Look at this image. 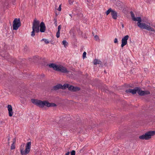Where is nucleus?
<instances>
[{"label": "nucleus", "mask_w": 155, "mask_h": 155, "mask_svg": "<svg viewBox=\"0 0 155 155\" xmlns=\"http://www.w3.org/2000/svg\"><path fill=\"white\" fill-rule=\"evenodd\" d=\"M44 106H46L48 107H53L56 106V105L54 103H49L46 101H39V106L42 107Z\"/></svg>", "instance_id": "obj_6"}, {"label": "nucleus", "mask_w": 155, "mask_h": 155, "mask_svg": "<svg viewBox=\"0 0 155 155\" xmlns=\"http://www.w3.org/2000/svg\"><path fill=\"white\" fill-rule=\"evenodd\" d=\"M122 27L123 28V27H124V25H123V24H122Z\"/></svg>", "instance_id": "obj_38"}, {"label": "nucleus", "mask_w": 155, "mask_h": 155, "mask_svg": "<svg viewBox=\"0 0 155 155\" xmlns=\"http://www.w3.org/2000/svg\"><path fill=\"white\" fill-rule=\"evenodd\" d=\"M86 53L85 52H84L83 53V58H84L86 57Z\"/></svg>", "instance_id": "obj_23"}, {"label": "nucleus", "mask_w": 155, "mask_h": 155, "mask_svg": "<svg viewBox=\"0 0 155 155\" xmlns=\"http://www.w3.org/2000/svg\"><path fill=\"white\" fill-rule=\"evenodd\" d=\"M8 54L7 53H6V54H5V55H3V56L2 55V56L3 57H4V58H7V57L8 56Z\"/></svg>", "instance_id": "obj_28"}, {"label": "nucleus", "mask_w": 155, "mask_h": 155, "mask_svg": "<svg viewBox=\"0 0 155 155\" xmlns=\"http://www.w3.org/2000/svg\"><path fill=\"white\" fill-rule=\"evenodd\" d=\"M112 10H113L111 8H110L107 10L106 12L107 15H108L110 12L111 13Z\"/></svg>", "instance_id": "obj_19"}, {"label": "nucleus", "mask_w": 155, "mask_h": 155, "mask_svg": "<svg viewBox=\"0 0 155 155\" xmlns=\"http://www.w3.org/2000/svg\"><path fill=\"white\" fill-rule=\"evenodd\" d=\"M94 38H95V39H96V40L99 39V38H98V36L96 35H95V36H94Z\"/></svg>", "instance_id": "obj_30"}, {"label": "nucleus", "mask_w": 155, "mask_h": 155, "mask_svg": "<svg viewBox=\"0 0 155 155\" xmlns=\"http://www.w3.org/2000/svg\"><path fill=\"white\" fill-rule=\"evenodd\" d=\"M146 2L147 3H150V1L149 0H147Z\"/></svg>", "instance_id": "obj_35"}, {"label": "nucleus", "mask_w": 155, "mask_h": 155, "mask_svg": "<svg viewBox=\"0 0 155 155\" xmlns=\"http://www.w3.org/2000/svg\"><path fill=\"white\" fill-rule=\"evenodd\" d=\"M32 31L31 32V36H34L35 32L38 33L39 32V21L36 19H35L33 24Z\"/></svg>", "instance_id": "obj_5"}, {"label": "nucleus", "mask_w": 155, "mask_h": 155, "mask_svg": "<svg viewBox=\"0 0 155 155\" xmlns=\"http://www.w3.org/2000/svg\"><path fill=\"white\" fill-rule=\"evenodd\" d=\"M8 110V115L10 117L12 116L13 113L12 111V107L11 105H8L7 106Z\"/></svg>", "instance_id": "obj_14"}, {"label": "nucleus", "mask_w": 155, "mask_h": 155, "mask_svg": "<svg viewBox=\"0 0 155 155\" xmlns=\"http://www.w3.org/2000/svg\"><path fill=\"white\" fill-rule=\"evenodd\" d=\"M80 16H83V15L82 14H80Z\"/></svg>", "instance_id": "obj_37"}, {"label": "nucleus", "mask_w": 155, "mask_h": 155, "mask_svg": "<svg viewBox=\"0 0 155 155\" xmlns=\"http://www.w3.org/2000/svg\"><path fill=\"white\" fill-rule=\"evenodd\" d=\"M75 151L74 150H73L71 152V155H75Z\"/></svg>", "instance_id": "obj_24"}, {"label": "nucleus", "mask_w": 155, "mask_h": 155, "mask_svg": "<svg viewBox=\"0 0 155 155\" xmlns=\"http://www.w3.org/2000/svg\"><path fill=\"white\" fill-rule=\"evenodd\" d=\"M129 36L128 35L125 36L121 40V47L123 48L127 44V40L129 38Z\"/></svg>", "instance_id": "obj_9"}, {"label": "nucleus", "mask_w": 155, "mask_h": 155, "mask_svg": "<svg viewBox=\"0 0 155 155\" xmlns=\"http://www.w3.org/2000/svg\"><path fill=\"white\" fill-rule=\"evenodd\" d=\"M15 142H16V138H14L13 139V143H12V144H15Z\"/></svg>", "instance_id": "obj_31"}, {"label": "nucleus", "mask_w": 155, "mask_h": 155, "mask_svg": "<svg viewBox=\"0 0 155 155\" xmlns=\"http://www.w3.org/2000/svg\"><path fill=\"white\" fill-rule=\"evenodd\" d=\"M68 85L67 84H65L63 85H62L60 84H59L54 87L53 89L55 90H57L59 88H61L62 89H65V87H67Z\"/></svg>", "instance_id": "obj_11"}, {"label": "nucleus", "mask_w": 155, "mask_h": 155, "mask_svg": "<svg viewBox=\"0 0 155 155\" xmlns=\"http://www.w3.org/2000/svg\"><path fill=\"white\" fill-rule=\"evenodd\" d=\"M15 148V144H12L11 147V150H13Z\"/></svg>", "instance_id": "obj_21"}, {"label": "nucleus", "mask_w": 155, "mask_h": 155, "mask_svg": "<svg viewBox=\"0 0 155 155\" xmlns=\"http://www.w3.org/2000/svg\"><path fill=\"white\" fill-rule=\"evenodd\" d=\"M48 66L50 68H53L54 70L56 71L66 73L69 72V71L65 67L61 65H57L54 63H51L48 65Z\"/></svg>", "instance_id": "obj_2"}, {"label": "nucleus", "mask_w": 155, "mask_h": 155, "mask_svg": "<svg viewBox=\"0 0 155 155\" xmlns=\"http://www.w3.org/2000/svg\"><path fill=\"white\" fill-rule=\"evenodd\" d=\"M130 15L132 20L134 21H137L138 26L141 28L145 29L147 30L154 31L155 30L154 28L151 27L150 23H147L146 24L144 23H141V18L140 17H135L134 15L132 12H131Z\"/></svg>", "instance_id": "obj_1"}, {"label": "nucleus", "mask_w": 155, "mask_h": 155, "mask_svg": "<svg viewBox=\"0 0 155 155\" xmlns=\"http://www.w3.org/2000/svg\"><path fill=\"white\" fill-rule=\"evenodd\" d=\"M62 43L64 45V47H66L68 44V43L65 40H64L62 42Z\"/></svg>", "instance_id": "obj_18"}, {"label": "nucleus", "mask_w": 155, "mask_h": 155, "mask_svg": "<svg viewBox=\"0 0 155 155\" xmlns=\"http://www.w3.org/2000/svg\"><path fill=\"white\" fill-rule=\"evenodd\" d=\"M138 90V87H136L134 89H128L126 90V92L127 93H131L133 94H135L137 92V91Z\"/></svg>", "instance_id": "obj_13"}, {"label": "nucleus", "mask_w": 155, "mask_h": 155, "mask_svg": "<svg viewBox=\"0 0 155 155\" xmlns=\"http://www.w3.org/2000/svg\"><path fill=\"white\" fill-rule=\"evenodd\" d=\"M39 31L41 32H44L46 30V26L44 22H42L39 24Z\"/></svg>", "instance_id": "obj_12"}, {"label": "nucleus", "mask_w": 155, "mask_h": 155, "mask_svg": "<svg viewBox=\"0 0 155 155\" xmlns=\"http://www.w3.org/2000/svg\"><path fill=\"white\" fill-rule=\"evenodd\" d=\"M32 103L35 105L37 106H39V100L38 99H31Z\"/></svg>", "instance_id": "obj_16"}, {"label": "nucleus", "mask_w": 155, "mask_h": 155, "mask_svg": "<svg viewBox=\"0 0 155 155\" xmlns=\"http://www.w3.org/2000/svg\"><path fill=\"white\" fill-rule=\"evenodd\" d=\"M70 153V152H68L67 153H65L64 155H69Z\"/></svg>", "instance_id": "obj_34"}, {"label": "nucleus", "mask_w": 155, "mask_h": 155, "mask_svg": "<svg viewBox=\"0 0 155 155\" xmlns=\"http://www.w3.org/2000/svg\"><path fill=\"white\" fill-rule=\"evenodd\" d=\"M54 20H55V22H54V23L55 24V25L56 26H57V21H56V19H54Z\"/></svg>", "instance_id": "obj_33"}, {"label": "nucleus", "mask_w": 155, "mask_h": 155, "mask_svg": "<svg viewBox=\"0 0 155 155\" xmlns=\"http://www.w3.org/2000/svg\"><path fill=\"white\" fill-rule=\"evenodd\" d=\"M86 2H87V4L88 5V3H89L91 1V0H85Z\"/></svg>", "instance_id": "obj_32"}, {"label": "nucleus", "mask_w": 155, "mask_h": 155, "mask_svg": "<svg viewBox=\"0 0 155 155\" xmlns=\"http://www.w3.org/2000/svg\"><path fill=\"white\" fill-rule=\"evenodd\" d=\"M71 17V14L69 15Z\"/></svg>", "instance_id": "obj_39"}, {"label": "nucleus", "mask_w": 155, "mask_h": 155, "mask_svg": "<svg viewBox=\"0 0 155 155\" xmlns=\"http://www.w3.org/2000/svg\"><path fill=\"white\" fill-rule=\"evenodd\" d=\"M60 32L59 31H57L56 33V37L57 38H58L60 37Z\"/></svg>", "instance_id": "obj_22"}, {"label": "nucleus", "mask_w": 155, "mask_h": 155, "mask_svg": "<svg viewBox=\"0 0 155 155\" xmlns=\"http://www.w3.org/2000/svg\"><path fill=\"white\" fill-rule=\"evenodd\" d=\"M93 63L94 64L96 65L97 64H101V61L99 60L95 59L94 60Z\"/></svg>", "instance_id": "obj_17"}, {"label": "nucleus", "mask_w": 155, "mask_h": 155, "mask_svg": "<svg viewBox=\"0 0 155 155\" xmlns=\"http://www.w3.org/2000/svg\"><path fill=\"white\" fill-rule=\"evenodd\" d=\"M21 21L19 18H15L13 22V29L17 30L21 26Z\"/></svg>", "instance_id": "obj_7"}, {"label": "nucleus", "mask_w": 155, "mask_h": 155, "mask_svg": "<svg viewBox=\"0 0 155 155\" xmlns=\"http://www.w3.org/2000/svg\"><path fill=\"white\" fill-rule=\"evenodd\" d=\"M137 93L140 96H144L146 95L149 94L150 92L148 91H143L141 90L140 88L138 87V90L137 91Z\"/></svg>", "instance_id": "obj_8"}, {"label": "nucleus", "mask_w": 155, "mask_h": 155, "mask_svg": "<svg viewBox=\"0 0 155 155\" xmlns=\"http://www.w3.org/2000/svg\"><path fill=\"white\" fill-rule=\"evenodd\" d=\"M44 41L46 44H48L49 43V42L47 39H43L41 40V41Z\"/></svg>", "instance_id": "obj_20"}, {"label": "nucleus", "mask_w": 155, "mask_h": 155, "mask_svg": "<svg viewBox=\"0 0 155 155\" xmlns=\"http://www.w3.org/2000/svg\"><path fill=\"white\" fill-rule=\"evenodd\" d=\"M57 10L59 11L61 10V5H60Z\"/></svg>", "instance_id": "obj_27"}, {"label": "nucleus", "mask_w": 155, "mask_h": 155, "mask_svg": "<svg viewBox=\"0 0 155 155\" xmlns=\"http://www.w3.org/2000/svg\"><path fill=\"white\" fill-rule=\"evenodd\" d=\"M74 2V0H69V3L71 5L73 4Z\"/></svg>", "instance_id": "obj_26"}, {"label": "nucleus", "mask_w": 155, "mask_h": 155, "mask_svg": "<svg viewBox=\"0 0 155 155\" xmlns=\"http://www.w3.org/2000/svg\"><path fill=\"white\" fill-rule=\"evenodd\" d=\"M155 134V131H149L145 134L140 136L139 138L142 140H148L152 136Z\"/></svg>", "instance_id": "obj_4"}, {"label": "nucleus", "mask_w": 155, "mask_h": 155, "mask_svg": "<svg viewBox=\"0 0 155 155\" xmlns=\"http://www.w3.org/2000/svg\"><path fill=\"white\" fill-rule=\"evenodd\" d=\"M61 25H59L58 28V31H59L60 32V31L61 30Z\"/></svg>", "instance_id": "obj_25"}, {"label": "nucleus", "mask_w": 155, "mask_h": 155, "mask_svg": "<svg viewBox=\"0 0 155 155\" xmlns=\"http://www.w3.org/2000/svg\"><path fill=\"white\" fill-rule=\"evenodd\" d=\"M25 144L23 143L21 144L20 148V151L21 154L22 155H26L30 152L31 146V143L30 142L27 143L25 145V149L24 150Z\"/></svg>", "instance_id": "obj_3"}, {"label": "nucleus", "mask_w": 155, "mask_h": 155, "mask_svg": "<svg viewBox=\"0 0 155 155\" xmlns=\"http://www.w3.org/2000/svg\"><path fill=\"white\" fill-rule=\"evenodd\" d=\"M104 72H105V73H106V72L105 71H104Z\"/></svg>", "instance_id": "obj_40"}, {"label": "nucleus", "mask_w": 155, "mask_h": 155, "mask_svg": "<svg viewBox=\"0 0 155 155\" xmlns=\"http://www.w3.org/2000/svg\"><path fill=\"white\" fill-rule=\"evenodd\" d=\"M114 43H117L118 42L117 39V38H115L114 40Z\"/></svg>", "instance_id": "obj_29"}, {"label": "nucleus", "mask_w": 155, "mask_h": 155, "mask_svg": "<svg viewBox=\"0 0 155 155\" xmlns=\"http://www.w3.org/2000/svg\"><path fill=\"white\" fill-rule=\"evenodd\" d=\"M112 18L114 19H116L117 18V12L114 10H113L111 13Z\"/></svg>", "instance_id": "obj_15"}, {"label": "nucleus", "mask_w": 155, "mask_h": 155, "mask_svg": "<svg viewBox=\"0 0 155 155\" xmlns=\"http://www.w3.org/2000/svg\"><path fill=\"white\" fill-rule=\"evenodd\" d=\"M67 84L68 86H67V87H65V89L66 88H68L69 90L73 91H79L80 90V88L79 87H75L72 85H70L68 84Z\"/></svg>", "instance_id": "obj_10"}, {"label": "nucleus", "mask_w": 155, "mask_h": 155, "mask_svg": "<svg viewBox=\"0 0 155 155\" xmlns=\"http://www.w3.org/2000/svg\"><path fill=\"white\" fill-rule=\"evenodd\" d=\"M10 137H8V142H9V140H10Z\"/></svg>", "instance_id": "obj_36"}]
</instances>
